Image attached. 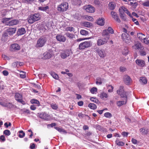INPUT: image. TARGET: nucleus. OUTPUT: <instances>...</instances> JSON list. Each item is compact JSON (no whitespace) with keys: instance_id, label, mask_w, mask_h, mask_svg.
Wrapping results in <instances>:
<instances>
[{"instance_id":"nucleus-52","label":"nucleus","mask_w":149,"mask_h":149,"mask_svg":"<svg viewBox=\"0 0 149 149\" xmlns=\"http://www.w3.org/2000/svg\"><path fill=\"white\" fill-rule=\"evenodd\" d=\"M90 91L92 93L94 94L97 91V88L95 87H93L91 89Z\"/></svg>"},{"instance_id":"nucleus-42","label":"nucleus","mask_w":149,"mask_h":149,"mask_svg":"<svg viewBox=\"0 0 149 149\" xmlns=\"http://www.w3.org/2000/svg\"><path fill=\"white\" fill-rule=\"evenodd\" d=\"M104 116L107 118H111L112 117V115L109 112H106L104 114Z\"/></svg>"},{"instance_id":"nucleus-16","label":"nucleus","mask_w":149,"mask_h":149,"mask_svg":"<svg viewBox=\"0 0 149 149\" xmlns=\"http://www.w3.org/2000/svg\"><path fill=\"white\" fill-rule=\"evenodd\" d=\"M0 104L4 107H7L10 109L13 108L14 107L13 105L9 102H0Z\"/></svg>"},{"instance_id":"nucleus-32","label":"nucleus","mask_w":149,"mask_h":149,"mask_svg":"<svg viewBox=\"0 0 149 149\" xmlns=\"http://www.w3.org/2000/svg\"><path fill=\"white\" fill-rule=\"evenodd\" d=\"M140 81L144 84H146L147 83V79L146 78L143 77H140Z\"/></svg>"},{"instance_id":"nucleus-33","label":"nucleus","mask_w":149,"mask_h":149,"mask_svg":"<svg viewBox=\"0 0 149 149\" xmlns=\"http://www.w3.org/2000/svg\"><path fill=\"white\" fill-rule=\"evenodd\" d=\"M65 35L70 39H72L75 38V36L74 35L69 33H65Z\"/></svg>"},{"instance_id":"nucleus-18","label":"nucleus","mask_w":149,"mask_h":149,"mask_svg":"<svg viewBox=\"0 0 149 149\" xmlns=\"http://www.w3.org/2000/svg\"><path fill=\"white\" fill-rule=\"evenodd\" d=\"M135 61L136 64L139 66L143 67L145 66V62L143 60L138 59Z\"/></svg>"},{"instance_id":"nucleus-11","label":"nucleus","mask_w":149,"mask_h":149,"mask_svg":"<svg viewBox=\"0 0 149 149\" xmlns=\"http://www.w3.org/2000/svg\"><path fill=\"white\" fill-rule=\"evenodd\" d=\"M70 52L68 50H65L63 51L61 53L60 56L61 58H65L67 57L70 56Z\"/></svg>"},{"instance_id":"nucleus-59","label":"nucleus","mask_w":149,"mask_h":149,"mask_svg":"<svg viewBox=\"0 0 149 149\" xmlns=\"http://www.w3.org/2000/svg\"><path fill=\"white\" fill-rule=\"evenodd\" d=\"M120 17L124 20H125L126 18L125 16V14H120Z\"/></svg>"},{"instance_id":"nucleus-58","label":"nucleus","mask_w":149,"mask_h":149,"mask_svg":"<svg viewBox=\"0 0 149 149\" xmlns=\"http://www.w3.org/2000/svg\"><path fill=\"white\" fill-rule=\"evenodd\" d=\"M18 62H16L14 63H13L12 64V65L14 67H18Z\"/></svg>"},{"instance_id":"nucleus-7","label":"nucleus","mask_w":149,"mask_h":149,"mask_svg":"<svg viewBox=\"0 0 149 149\" xmlns=\"http://www.w3.org/2000/svg\"><path fill=\"white\" fill-rule=\"evenodd\" d=\"M109 40V37H103L99 39L97 41V45L100 46L106 43Z\"/></svg>"},{"instance_id":"nucleus-30","label":"nucleus","mask_w":149,"mask_h":149,"mask_svg":"<svg viewBox=\"0 0 149 149\" xmlns=\"http://www.w3.org/2000/svg\"><path fill=\"white\" fill-rule=\"evenodd\" d=\"M83 24L84 26L87 27H91L92 26V24L89 22H84Z\"/></svg>"},{"instance_id":"nucleus-8","label":"nucleus","mask_w":149,"mask_h":149,"mask_svg":"<svg viewBox=\"0 0 149 149\" xmlns=\"http://www.w3.org/2000/svg\"><path fill=\"white\" fill-rule=\"evenodd\" d=\"M83 8L87 12L89 13H93L95 12V8L90 5H86L84 6Z\"/></svg>"},{"instance_id":"nucleus-54","label":"nucleus","mask_w":149,"mask_h":149,"mask_svg":"<svg viewBox=\"0 0 149 149\" xmlns=\"http://www.w3.org/2000/svg\"><path fill=\"white\" fill-rule=\"evenodd\" d=\"M31 102L32 103L36 104L38 105L39 104V102L38 101L36 100H31Z\"/></svg>"},{"instance_id":"nucleus-51","label":"nucleus","mask_w":149,"mask_h":149,"mask_svg":"<svg viewBox=\"0 0 149 149\" xmlns=\"http://www.w3.org/2000/svg\"><path fill=\"white\" fill-rule=\"evenodd\" d=\"M108 32L111 34H113L114 33V31L113 29L111 27H108L107 29Z\"/></svg>"},{"instance_id":"nucleus-62","label":"nucleus","mask_w":149,"mask_h":149,"mask_svg":"<svg viewBox=\"0 0 149 149\" xmlns=\"http://www.w3.org/2000/svg\"><path fill=\"white\" fill-rule=\"evenodd\" d=\"M76 4L77 5H80L81 3L80 0H75Z\"/></svg>"},{"instance_id":"nucleus-2","label":"nucleus","mask_w":149,"mask_h":149,"mask_svg":"<svg viewBox=\"0 0 149 149\" xmlns=\"http://www.w3.org/2000/svg\"><path fill=\"white\" fill-rule=\"evenodd\" d=\"M117 92L118 95H120L121 97L124 98V99L127 100L128 95L131 93L130 92L125 91L123 86H120L119 90L117 91Z\"/></svg>"},{"instance_id":"nucleus-1","label":"nucleus","mask_w":149,"mask_h":149,"mask_svg":"<svg viewBox=\"0 0 149 149\" xmlns=\"http://www.w3.org/2000/svg\"><path fill=\"white\" fill-rule=\"evenodd\" d=\"M40 19V14L38 13L31 15L28 19V22L30 24H32L34 22L39 20Z\"/></svg>"},{"instance_id":"nucleus-24","label":"nucleus","mask_w":149,"mask_h":149,"mask_svg":"<svg viewBox=\"0 0 149 149\" xmlns=\"http://www.w3.org/2000/svg\"><path fill=\"white\" fill-rule=\"evenodd\" d=\"M12 19V18L4 17L2 19L1 22L2 23L5 24V25L8 26L9 21Z\"/></svg>"},{"instance_id":"nucleus-3","label":"nucleus","mask_w":149,"mask_h":149,"mask_svg":"<svg viewBox=\"0 0 149 149\" xmlns=\"http://www.w3.org/2000/svg\"><path fill=\"white\" fill-rule=\"evenodd\" d=\"M47 39L45 37H41L38 40L37 43L35 45L36 48L42 47L44 46L46 42Z\"/></svg>"},{"instance_id":"nucleus-21","label":"nucleus","mask_w":149,"mask_h":149,"mask_svg":"<svg viewBox=\"0 0 149 149\" xmlns=\"http://www.w3.org/2000/svg\"><path fill=\"white\" fill-rule=\"evenodd\" d=\"M44 56L43 57V59H49L52 56L51 52L49 51L48 52H45L44 54Z\"/></svg>"},{"instance_id":"nucleus-13","label":"nucleus","mask_w":149,"mask_h":149,"mask_svg":"<svg viewBox=\"0 0 149 149\" xmlns=\"http://www.w3.org/2000/svg\"><path fill=\"white\" fill-rule=\"evenodd\" d=\"M56 40L60 42H65L66 40V38L64 36L58 34L56 36Z\"/></svg>"},{"instance_id":"nucleus-44","label":"nucleus","mask_w":149,"mask_h":149,"mask_svg":"<svg viewBox=\"0 0 149 149\" xmlns=\"http://www.w3.org/2000/svg\"><path fill=\"white\" fill-rule=\"evenodd\" d=\"M96 83L99 85H101L102 84V82L101 81V79L100 78H97V81L96 82Z\"/></svg>"},{"instance_id":"nucleus-17","label":"nucleus","mask_w":149,"mask_h":149,"mask_svg":"<svg viewBox=\"0 0 149 149\" xmlns=\"http://www.w3.org/2000/svg\"><path fill=\"white\" fill-rule=\"evenodd\" d=\"M7 32L8 33V34L10 35H12L15 33L16 31V28L10 27L8 28L7 30Z\"/></svg>"},{"instance_id":"nucleus-61","label":"nucleus","mask_w":149,"mask_h":149,"mask_svg":"<svg viewBox=\"0 0 149 149\" xmlns=\"http://www.w3.org/2000/svg\"><path fill=\"white\" fill-rule=\"evenodd\" d=\"M90 100L92 102H94L95 103H97V102H98V100H97V99H96L95 98H94L93 97H91V98H90Z\"/></svg>"},{"instance_id":"nucleus-26","label":"nucleus","mask_w":149,"mask_h":149,"mask_svg":"<svg viewBox=\"0 0 149 149\" xmlns=\"http://www.w3.org/2000/svg\"><path fill=\"white\" fill-rule=\"evenodd\" d=\"M130 2L129 4L132 6L134 8H136L137 6V3L136 2V0H128Z\"/></svg>"},{"instance_id":"nucleus-47","label":"nucleus","mask_w":149,"mask_h":149,"mask_svg":"<svg viewBox=\"0 0 149 149\" xmlns=\"http://www.w3.org/2000/svg\"><path fill=\"white\" fill-rule=\"evenodd\" d=\"M20 76L22 78H24L26 77V75L25 72L23 71L20 72Z\"/></svg>"},{"instance_id":"nucleus-20","label":"nucleus","mask_w":149,"mask_h":149,"mask_svg":"<svg viewBox=\"0 0 149 149\" xmlns=\"http://www.w3.org/2000/svg\"><path fill=\"white\" fill-rule=\"evenodd\" d=\"M137 37L141 41H143L144 43V42H145V40H146V38L145 37V36L143 34L140 33H138L137 34Z\"/></svg>"},{"instance_id":"nucleus-34","label":"nucleus","mask_w":149,"mask_h":149,"mask_svg":"<svg viewBox=\"0 0 149 149\" xmlns=\"http://www.w3.org/2000/svg\"><path fill=\"white\" fill-rule=\"evenodd\" d=\"M88 107L93 109H95L97 108L96 105L93 103H90L88 105Z\"/></svg>"},{"instance_id":"nucleus-14","label":"nucleus","mask_w":149,"mask_h":149,"mask_svg":"<svg viewBox=\"0 0 149 149\" xmlns=\"http://www.w3.org/2000/svg\"><path fill=\"white\" fill-rule=\"evenodd\" d=\"M20 49L19 45L17 44H13L11 45L10 50L12 51L18 50Z\"/></svg>"},{"instance_id":"nucleus-56","label":"nucleus","mask_w":149,"mask_h":149,"mask_svg":"<svg viewBox=\"0 0 149 149\" xmlns=\"http://www.w3.org/2000/svg\"><path fill=\"white\" fill-rule=\"evenodd\" d=\"M142 4L145 6H149V0L143 3Z\"/></svg>"},{"instance_id":"nucleus-48","label":"nucleus","mask_w":149,"mask_h":149,"mask_svg":"<svg viewBox=\"0 0 149 149\" xmlns=\"http://www.w3.org/2000/svg\"><path fill=\"white\" fill-rule=\"evenodd\" d=\"M3 134L7 136H9L10 134L11 133H10V130H5L3 131Z\"/></svg>"},{"instance_id":"nucleus-39","label":"nucleus","mask_w":149,"mask_h":149,"mask_svg":"<svg viewBox=\"0 0 149 149\" xmlns=\"http://www.w3.org/2000/svg\"><path fill=\"white\" fill-rule=\"evenodd\" d=\"M116 143L119 146H123L125 144L122 141H120L119 140L117 139L116 141Z\"/></svg>"},{"instance_id":"nucleus-46","label":"nucleus","mask_w":149,"mask_h":149,"mask_svg":"<svg viewBox=\"0 0 149 149\" xmlns=\"http://www.w3.org/2000/svg\"><path fill=\"white\" fill-rule=\"evenodd\" d=\"M51 106L52 108L54 110L57 109L58 108L57 105L55 104H51Z\"/></svg>"},{"instance_id":"nucleus-19","label":"nucleus","mask_w":149,"mask_h":149,"mask_svg":"<svg viewBox=\"0 0 149 149\" xmlns=\"http://www.w3.org/2000/svg\"><path fill=\"white\" fill-rule=\"evenodd\" d=\"M26 32L25 29L23 28L19 29L17 31V34L18 36H20L25 34Z\"/></svg>"},{"instance_id":"nucleus-64","label":"nucleus","mask_w":149,"mask_h":149,"mask_svg":"<svg viewBox=\"0 0 149 149\" xmlns=\"http://www.w3.org/2000/svg\"><path fill=\"white\" fill-rule=\"evenodd\" d=\"M67 30L70 31H72L74 30V29L72 27H69L67 28Z\"/></svg>"},{"instance_id":"nucleus-55","label":"nucleus","mask_w":149,"mask_h":149,"mask_svg":"<svg viewBox=\"0 0 149 149\" xmlns=\"http://www.w3.org/2000/svg\"><path fill=\"white\" fill-rule=\"evenodd\" d=\"M8 33L7 32V31L6 32H5L3 33V34L2 35V37L4 38H5L6 37L8 36Z\"/></svg>"},{"instance_id":"nucleus-40","label":"nucleus","mask_w":149,"mask_h":149,"mask_svg":"<svg viewBox=\"0 0 149 149\" xmlns=\"http://www.w3.org/2000/svg\"><path fill=\"white\" fill-rule=\"evenodd\" d=\"M34 0H22V2L24 3L31 4L33 2Z\"/></svg>"},{"instance_id":"nucleus-37","label":"nucleus","mask_w":149,"mask_h":149,"mask_svg":"<svg viewBox=\"0 0 149 149\" xmlns=\"http://www.w3.org/2000/svg\"><path fill=\"white\" fill-rule=\"evenodd\" d=\"M80 33L83 35H87L88 33V32L84 30H81L80 31Z\"/></svg>"},{"instance_id":"nucleus-57","label":"nucleus","mask_w":149,"mask_h":149,"mask_svg":"<svg viewBox=\"0 0 149 149\" xmlns=\"http://www.w3.org/2000/svg\"><path fill=\"white\" fill-rule=\"evenodd\" d=\"M54 128L59 132H63L64 131V130L58 127H54Z\"/></svg>"},{"instance_id":"nucleus-53","label":"nucleus","mask_w":149,"mask_h":149,"mask_svg":"<svg viewBox=\"0 0 149 149\" xmlns=\"http://www.w3.org/2000/svg\"><path fill=\"white\" fill-rule=\"evenodd\" d=\"M124 8L125 9V12L127 13L130 17L132 18L133 17L131 15L129 11L127 10V9L125 8Z\"/></svg>"},{"instance_id":"nucleus-35","label":"nucleus","mask_w":149,"mask_h":149,"mask_svg":"<svg viewBox=\"0 0 149 149\" xmlns=\"http://www.w3.org/2000/svg\"><path fill=\"white\" fill-rule=\"evenodd\" d=\"M140 132H141L142 134H147L148 132V130L147 129L142 128L140 129Z\"/></svg>"},{"instance_id":"nucleus-10","label":"nucleus","mask_w":149,"mask_h":149,"mask_svg":"<svg viewBox=\"0 0 149 149\" xmlns=\"http://www.w3.org/2000/svg\"><path fill=\"white\" fill-rule=\"evenodd\" d=\"M15 98L18 102L21 103L23 104H25L24 101L22 100V95L18 93H16L15 94Z\"/></svg>"},{"instance_id":"nucleus-28","label":"nucleus","mask_w":149,"mask_h":149,"mask_svg":"<svg viewBox=\"0 0 149 149\" xmlns=\"http://www.w3.org/2000/svg\"><path fill=\"white\" fill-rule=\"evenodd\" d=\"M97 24L101 26L104 25V19H99L97 22Z\"/></svg>"},{"instance_id":"nucleus-63","label":"nucleus","mask_w":149,"mask_h":149,"mask_svg":"<svg viewBox=\"0 0 149 149\" xmlns=\"http://www.w3.org/2000/svg\"><path fill=\"white\" fill-rule=\"evenodd\" d=\"M126 68L124 67H120V71L123 72L125 71Z\"/></svg>"},{"instance_id":"nucleus-29","label":"nucleus","mask_w":149,"mask_h":149,"mask_svg":"<svg viewBox=\"0 0 149 149\" xmlns=\"http://www.w3.org/2000/svg\"><path fill=\"white\" fill-rule=\"evenodd\" d=\"M102 36L104 37H109V35L107 29H105L103 31L102 33Z\"/></svg>"},{"instance_id":"nucleus-38","label":"nucleus","mask_w":149,"mask_h":149,"mask_svg":"<svg viewBox=\"0 0 149 149\" xmlns=\"http://www.w3.org/2000/svg\"><path fill=\"white\" fill-rule=\"evenodd\" d=\"M51 75L53 77V78L56 79H58V76L57 74H56L54 72H51L50 73Z\"/></svg>"},{"instance_id":"nucleus-15","label":"nucleus","mask_w":149,"mask_h":149,"mask_svg":"<svg viewBox=\"0 0 149 149\" xmlns=\"http://www.w3.org/2000/svg\"><path fill=\"white\" fill-rule=\"evenodd\" d=\"M111 14L112 17L117 22L119 23L120 22V20L118 16L116 13L113 11H111Z\"/></svg>"},{"instance_id":"nucleus-23","label":"nucleus","mask_w":149,"mask_h":149,"mask_svg":"<svg viewBox=\"0 0 149 149\" xmlns=\"http://www.w3.org/2000/svg\"><path fill=\"white\" fill-rule=\"evenodd\" d=\"M127 102V100L126 99H124L123 101H119L117 102L116 104L118 106L120 107L121 106L125 104Z\"/></svg>"},{"instance_id":"nucleus-25","label":"nucleus","mask_w":149,"mask_h":149,"mask_svg":"<svg viewBox=\"0 0 149 149\" xmlns=\"http://www.w3.org/2000/svg\"><path fill=\"white\" fill-rule=\"evenodd\" d=\"M18 21L17 19H13L8 22V26H12L13 25H16L18 23Z\"/></svg>"},{"instance_id":"nucleus-49","label":"nucleus","mask_w":149,"mask_h":149,"mask_svg":"<svg viewBox=\"0 0 149 149\" xmlns=\"http://www.w3.org/2000/svg\"><path fill=\"white\" fill-rule=\"evenodd\" d=\"M119 11L120 14H124L125 9H124L123 8H119Z\"/></svg>"},{"instance_id":"nucleus-60","label":"nucleus","mask_w":149,"mask_h":149,"mask_svg":"<svg viewBox=\"0 0 149 149\" xmlns=\"http://www.w3.org/2000/svg\"><path fill=\"white\" fill-rule=\"evenodd\" d=\"M2 58H3L4 60H8L10 59V58L8 56H6L5 55H2Z\"/></svg>"},{"instance_id":"nucleus-5","label":"nucleus","mask_w":149,"mask_h":149,"mask_svg":"<svg viewBox=\"0 0 149 149\" xmlns=\"http://www.w3.org/2000/svg\"><path fill=\"white\" fill-rule=\"evenodd\" d=\"M92 43L90 41H86L81 43L79 45V49L81 50L88 47L91 46Z\"/></svg>"},{"instance_id":"nucleus-43","label":"nucleus","mask_w":149,"mask_h":149,"mask_svg":"<svg viewBox=\"0 0 149 149\" xmlns=\"http://www.w3.org/2000/svg\"><path fill=\"white\" fill-rule=\"evenodd\" d=\"M108 97L107 94L105 93H102L101 94V97L102 98H107Z\"/></svg>"},{"instance_id":"nucleus-50","label":"nucleus","mask_w":149,"mask_h":149,"mask_svg":"<svg viewBox=\"0 0 149 149\" xmlns=\"http://www.w3.org/2000/svg\"><path fill=\"white\" fill-rule=\"evenodd\" d=\"M128 52V50L127 48H125L122 52L123 54L125 55H127Z\"/></svg>"},{"instance_id":"nucleus-12","label":"nucleus","mask_w":149,"mask_h":149,"mask_svg":"<svg viewBox=\"0 0 149 149\" xmlns=\"http://www.w3.org/2000/svg\"><path fill=\"white\" fill-rule=\"evenodd\" d=\"M39 116L40 118L47 120H49L50 116L45 113H40L39 115Z\"/></svg>"},{"instance_id":"nucleus-27","label":"nucleus","mask_w":149,"mask_h":149,"mask_svg":"<svg viewBox=\"0 0 149 149\" xmlns=\"http://www.w3.org/2000/svg\"><path fill=\"white\" fill-rule=\"evenodd\" d=\"M108 5L109 8L111 10H113L116 7V5L115 3L113 2H110Z\"/></svg>"},{"instance_id":"nucleus-9","label":"nucleus","mask_w":149,"mask_h":149,"mask_svg":"<svg viewBox=\"0 0 149 149\" xmlns=\"http://www.w3.org/2000/svg\"><path fill=\"white\" fill-rule=\"evenodd\" d=\"M95 50L100 57L103 58L106 55V52L104 49L95 48Z\"/></svg>"},{"instance_id":"nucleus-31","label":"nucleus","mask_w":149,"mask_h":149,"mask_svg":"<svg viewBox=\"0 0 149 149\" xmlns=\"http://www.w3.org/2000/svg\"><path fill=\"white\" fill-rule=\"evenodd\" d=\"M141 47V45L140 43H137L135 44L132 47V48L135 49H139Z\"/></svg>"},{"instance_id":"nucleus-22","label":"nucleus","mask_w":149,"mask_h":149,"mask_svg":"<svg viewBox=\"0 0 149 149\" xmlns=\"http://www.w3.org/2000/svg\"><path fill=\"white\" fill-rule=\"evenodd\" d=\"M125 83L126 84L129 85L131 81L130 77L128 75H125L124 77Z\"/></svg>"},{"instance_id":"nucleus-6","label":"nucleus","mask_w":149,"mask_h":149,"mask_svg":"<svg viewBox=\"0 0 149 149\" xmlns=\"http://www.w3.org/2000/svg\"><path fill=\"white\" fill-rule=\"evenodd\" d=\"M121 37L123 40L127 43H129L131 42L130 35L127 33H123L122 34Z\"/></svg>"},{"instance_id":"nucleus-41","label":"nucleus","mask_w":149,"mask_h":149,"mask_svg":"<svg viewBox=\"0 0 149 149\" xmlns=\"http://www.w3.org/2000/svg\"><path fill=\"white\" fill-rule=\"evenodd\" d=\"M93 3L95 5L100 6L101 4V2L99 0H94L93 2Z\"/></svg>"},{"instance_id":"nucleus-36","label":"nucleus","mask_w":149,"mask_h":149,"mask_svg":"<svg viewBox=\"0 0 149 149\" xmlns=\"http://www.w3.org/2000/svg\"><path fill=\"white\" fill-rule=\"evenodd\" d=\"M49 8V7L48 6H46L44 7H40L38 8V9L40 10L45 11L46 10L48 9Z\"/></svg>"},{"instance_id":"nucleus-4","label":"nucleus","mask_w":149,"mask_h":149,"mask_svg":"<svg viewBox=\"0 0 149 149\" xmlns=\"http://www.w3.org/2000/svg\"><path fill=\"white\" fill-rule=\"evenodd\" d=\"M68 7V3L66 2H63L58 6L57 9L59 11L63 12L66 11Z\"/></svg>"},{"instance_id":"nucleus-45","label":"nucleus","mask_w":149,"mask_h":149,"mask_svg":"<svg viewBox=\"0 0 149 149\" xmlns=\"http://www.w3.org/2000/svg\"><path fill=\"white\" fill-rule=\"evenodd\" d=\"M19 133L20 134L19 135V136L20 138H23V137L25 135V133L23 132V131L22 130L20 131L19 132Z\"/></svg>"}]
</instances>
